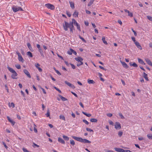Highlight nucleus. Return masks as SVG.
<instances>
[{
  "label": "nucleus",
  "instance_id": "f257e3e1",
  "mask_svg": "<svg viewBox=\"0 0 152 152\" xmlns=\"http://www.w3.org/2000/svg\"><path fill=\"white\" fill-rule=\"evenodd\" d=\"M72 137L77 141L81 142L88 143H91V142L90 141L86 139H83L81 137H76L75 136H72Z\"/></svg>",
  "mask_w": 152,
  "mask_h": 152
},
{
  "label": "nucleus",
  "instance_id": "f03ea898",
  "mask_svg": "<svg viewBox=\"0 0 152 152\" xmlns=\"http://www.w3.org/2000/svg\"><path fill=\"white\" fill-rule=\"evenodd\" d=\"M7 68L12 73L11 75L12 78L13 79H17V78L16 77L18 75L15 71L12 68L8 66H7Z\"/></svg>",
  "mask_w": 152,
  "mask_h": 152
},
{
  "label": "nucleus",
  "instance_id": "7ed1b4c3",
  "mask_svg": "<svg viewBox=\"0 0 152 152\" xmlns=\"http://www.w3.org/2000/svg\"><path fill=\"white\" fill-rule=\"evenodd\" d=\"M64 24H63L64 29L65 31H67L68 28H69L72 26L71 24H70V22L68 23L66 21H64Z\"/></svg>",
  "mask_w": 152,
  "mask_h": 152
},
{
  "label": "nucleus",
  "instance_id": "20e7f679",
  "mask_svg": "<svg viewBox=\"0 0 152 152\" xmlns=\"http://www.w3.org/2000/svg\"><path fill=\"white\" fill-rule=\"evenodd\" d=\"M12 9L13 11L15 12H16L19 11H23V10L22 8L19 7L17 6H12Z\"/></svg>",
  "mask_w": 152,
  "mask_h": 152
},
{
  "label": "nucleus",
  "instance_id": "39448f33",
  "mask_svg": "<svg viewBox=\"0 0 152 152\" xmlns=\"http://www.w3.org/2000/svg\"><path fill=\"white\" fill-rule=\"evenodd\" d=\"M45 6L48 8L52 10H54L55 8L54 6L53 5L48 3L46 4Z\"/></svg>",
  "mask_w": 152,
  "mask_h": 152
},
{
  "label": "nucleus",
  "instance_id": "423d86ee",
  "mask_svg": "<svg viewBox=\"0 0 152 152\" xmlns=\"http://www.w3.org/2000/svg\"><path fill=\"white\" fill-rule=\"evenodd\" d=\"M114 126L115 128L117 130L120 129L121 128V124L118 122H116L115 123Z\"/></svg>",
  "mask_w": 152,
  "mask_h": 152
},
{
  "label": "nucleus",
  "instance_id": "0eeeda50",
  "mask_svg": "<svg viewBox=\"0 0 152 152\" xmlns=\"http://www.w3.org/2000/svg\"><path fill=\"white\" fill-rule=\"evenodd\" d=\"M67 53L68 54L70 55H71L72 54V53H73L75 55H76L77 54V52L75 51L71 48H70L69 50L67 51Z\"/></svg>",
  "mask_w": 152,
  "mask_h": 152
},
{
  "label": "nucleus",
  "instance_id": "6e6552de",
  "mask_svg": "<svg viewBox=\"0 0 152 152\" xmlns=\"http://www.w3.org/2000/svg\"><path fill=\"white\" fill-rule=\"evenodd\" d=\"M64 83L66 85L74 89L75 88V87L73 85L68 82L67 81H65Z\"/></svg>",
  "mask_w": 152,
  "mask_h": 152
},
{
  "label": "nucleus",
  "instance_id": "1a4fd4ad",
  "mask_svg": "<svg viewBox=\"0 0 152 152\" xmlns=\"http://www.w3.org/2000/svg\"><path fill=\"white\" fill-rule=\"evenodd\" d=\"M23 72L29 78L31 77L30 74L27 70L26 69H24L23 70Z\"/></svg>",
  "mask_w": 152,
  "mask_h": 152
},
{
  "label": "nucleus",
  "instance_id": "9d476101",
  "mask_svg": "<svg viewBox=\"0 0 152 152\" xmlns=\"http://www.w3.org/2000/svg\"><path fill=\"white\" fill-rule=\"evenodd\" d=\"M7 118L9 121L12 124V126H14L15 124V122L11 119L8 116H7Z\"/></svg>",
  "mask_w": 152,
  "mask_h": 152
},
{
  "label": "nucleus",
  "instance_id": "9b49d317",
  "mask_svg": "<svg viewBox=\"0 0 152 152\" xmlns=\"http://www.w3.org/2000/svg\"><path fill=\"white\" fill-rule=\"evenodd\" d=\"M58 140L59 142L61 143L62 144H65V142L64 140L60 137H58Z\"/></svg>",
  "mask_w": 152,
  "mask_h": 152
},
{
  "label": "nucleus",
  "instance_id": "f8f14e48",
  "mask_svg": "<svg viewBox=\"0 0 152 152\" xmlns=\"http://www.w3.org/2000/svg\"><path fill=\"white\" fill-rule=\"evenodd\" d=\"M77 23H77V21L74 19H72V21L70 22V24H71V26H72V27L73 26H74L73 25V24H74L75 26V25H76V24Z\"/></svg>",
  "mask_w": 152,
  "mask_h": 152
},
{
  "label": "nucleus",
  "instance_id": "ddd939ff",
  "mask_svg": "<svg viewBox=\"0 0 152 152\" xmlns=\"http://www.w3.org/2000/svg\"><path fill=\"white\" fill-rule=\"evenodd\" d=\"M35 66L38 69L39 72H41L42 71V69L39 66H40V65L38 63H37L35 64Z\"/></svg>",
  "mask_w": 152,
  "mask_h": 152
},
{
  "label": "nucleus",
  "instance_id": "4468645a",
  "mask_svg": "<svg viewBox=\"0 0 152 152\" xmlns=\"http://www.w3.org/2000/svg\"><path fill=\"white\" fill-rule=\"evenodd\" d=\"M134 44L137 48L140 49V50H142V49L141 46L140 45L139 43L137 41L135 42Z\"/></svg>",
  "mask_w": 152,
  "mask_h": 152
},
{
  "label": "nucleus",
  "instance_id": "2eb2a0df",
  "mask_svg": "<svg viewBox=\"0 0 152 152\" xmlns=\"http://www.w3.org/2000/svg\"><path fill=\"white\" fill-rule=\"evenodd\" d=\"M114 149L115 151L118 152H124V150L122 148H115Z\"/></svg>",
  "mask_w": 152,
  "mask_h": 152
},
{
  "label": "nucleus",
  "instance_id": "dca6fc26",
  "mask_svg": "<svg viewBox=\"0 0 152 152\" xmlns=\"http://www.w3.org/2000/svg\"><path fill=\"white\" fill-rule=\"evenodd\" d=\"M124 11L126 12H127L128 13V15L130 17H132L133 16V14L132 12H130L128 10L125 9L124 10Z\"/></svg>",
  "mask_w": 152,
  "mask_h": 152
},
{
  "label": "nucleus",
  "instance_id": "f3484780",
  "mask_svg": "<svg viewBox=\"0 0 152 152\" xmlns=\"http://www.w3.org/2000/svg\"><path fill=\"white\" fill-rule=\"evenodd\" d=\"M145 61L149 65L152 66V63L151 61L148 58H146L145 59Z\"/></svg>",
  "mask_w": 152,
  "mask_h": 152
},
{
  "label": "nucleus",
  "instance_id": "a211bd4d",
  "mask_svg": "<svg viewBox=\"0 0 152 152\" xmlns=\"http://www.w3.org/2000/svg\"><path fill=\"white\" fill-rule=\"evenodd\" d=\"M75 60L78 62L80 61H83V58L80 57H76L75 58Z\"/></svg>",
  "mask_w": 152,
  "mask_h": 152
},
{
  "label": "nucleus",
  "instance_id": "6ab92c4d",
  "mask_svg": "<svg viewBox=\"0 0 152 152\" xmlns=\"http://www.w3.org/2000/svg\"><path fill=\"white\" fill-rule=\"evenodd\" d=\"M27 46L28 47V48H29V50H31V51H33V48H32L31 45L29 43H28L27 44Z\"/></svg>",
  "mask_w": 152,
  "mask_h": 152
},
{
  "label": "nucleus",
  "instance_id": "aec40b11",
  "mask_svg": "<svg viewBox=\"0 0 152 152\" xmlns=\"http://www.w3.org/2000/svg\"><path fill=\"white\" fill-rule=\"evenodd\" d=\"M69 3L72 9H74L75 8V4L72 1H69Z\"/></svg>",
  "mask_w": 152,
  "mask_h": 152
},
{
  "label": "nucleus",
  "instance_id": "412c9836",
  "mask_svg": "<svg viewBox=\"0 0 152 152\" xmlns=\"http://www.w3.org/2000/svg\"><path fill=\"white\" fill-rule=\"evenodd\" d=\"M143 76L145 80L147 81H148L149 80L148 78L147 77V74L144 72Z\"/></svg>",
  "mask_w": 152,
  "mask_h": 152
},
{
  "label": "nucleus",
  "instance_id": "4be33fe9",
  "mask_svg": "<svg viewBox=\"0 0 152 152\" xmlns=\"http://www.w3.org/2000/svg\"><path fill=\"white\" fill-rule=\"evenodd\" d=\"M129 65L130 66H133L135 67H137L138 66L137 65L135 62H134L132 64V62H131L129 63Z\"/></svg>",
  "mask_w": 152,
  "mask_h": 152
},
{
  "label": "nucleus",
  "instance_id": "5701e85b",
  "mask_svg": "<svg viewBox=\"0 0 152 152\" xmlns=\"http://www.w3.org/2000/svg\"><path fill=\"white\" fill-rule=\"evenodd\" d=\"M78 12L76 11H75L73 14V16L75 18L78 17Z\"/></svg>",
  "mask_w": 152,
  "mask_h": 152
},
{
  "label": "nucleus",
  "instance_id": "b1692460",
  "mask_svg": "<svg viewBox=\"0 0 152 152\" xmlns=\"http://www.w3.org/2000/svg\"><path fill=\"white\" fill-rule=\"evenodd\" d=\"M121 62L122 64L124 67L126 69L128 68V66L125 62Z\"/></svg>",
  "mask_w": 152,
  "mask_h": 152
},
{
  "label": "nucleus",
  "instance_id": "393cba45",
  "mask_svg": "<svg viewBox=\"0 0 152 152\" xmlns=\"http://www.w3.org/2000/svg\"><path fill=\"white\" fill-rule=\"evenodd\" d=\"M63 139L66 141H68L69 140V137L65 135H63L62 136Z\"/></svg>",
  "mask_w": 152,
  "mask_h": 152
},
{
  "label": "nucleus",
  "instance_id": "a878e982",
  "mask_svg": "<svg viewBox=\"0 0 152 152\" xmlns=\"http://www.w3.org/2000/svg\"><path fill=\"white\" fill-rule=\"evenodd\" d=\"M82 113L84 114V115H86L88 117H90L91 115L90 113H87L86 112H84L83 111L82 112Z\"/></svg>",
  "mask_w": 152,
  "mask_h": 152
},
{
  "label": "nucleus",
  "instance_id": "bb28decb",
  "mask_svg": "<svg viewBox=\"0 0 152 152\" xmlns=\"http://www.w3.org/2000/svg\"><path fill=\"white\" fill-rule=\"evenodd\" d=\"M102 40L105 44L106 45H107V42L105 41V37H102Z\"/></svg>",
  "mask_w": 152,
  "mask_h": 152
},
{
  "label": "nucleus",
  "instance_id": "cd10ccee",
  "mask_svg": "<svg viewBox=\"0 0 152 152\" xmlns=\"http://www.w3.org/2000/svg\"><path fill=\"white\" fill-rule=\"evenodd\" d=\"M27 55L29 57H33L32 53L30 51H28L27 52Z\"/></svg>",
  "mask_w": 152,
  "mask_h": 152
},
{
  "label": "nucleus",
  "instance_id": "c85d7f7f",
  "mask_svg": "<svg viewBox=\"0 0 152 152\" xmlns=\"http://www.w3.org/2000/svg\"><path fill=\"white\" fill-rule=\"evenodd\" d=\"M97 121V120L95 118H92L90 119V121L92 122L96 123Z\"/></svg>",
  "mask_w": 152,
  "mask_h": 152
},
{
  "label": "nucleus",
  "instance_id": "c756f323",
  "mask_svg": "<svg viewBox=\"0 0 152 152\" xmlns=\"http://www.w3.org/2000/svg\"><path fill=\"white\" fill-rule=\"evenodd\" d=\"M60 98H61V100L63 101H64L66 100H67V99L65 97H63L62 96H59Z\"/></svg>",
  "mask_w": 152,
  "mask_h": 152
},
{
  "label": "nucleus",
  "instance_id": "7c9ffc66",
  "mask_svg": "<svg viewBox=\"0 0 152 152\" xmlns=\"http://www.w3.org/2000/svg\"><path fill=\"white\" fill-rule=\"evenodd\" d=\"M18 60L20 61H21L22 63H23V62L24 60H23V59L22 57V56L18 57Z\"/></svg>",
  "mask_w": 152,
  "mask_h": 152
},
{
  "label": "nucleus",
  "instance_id": "2f4dec72",
  "mask_svg": "<svg viewBox=\"0 0 152 152\" xmlns=\"http://www.w3.org/2000/svg\"><path fill=\"white\" fill-rule=\"evenodd\" d=\"M83 64V62H82V61H80L77 63V66H79Z\"/></svg>",
  "mask_w": 152,
  "mask_h": 152
},
{
  "label": "nucleus",
  "instance_id": "473e14b6",
  "mask_svg": "<svg viewBox=\"0 0 152 152\" xmlns=\"http://www.w3.org/2000/svg\"><path fill=\"white\" fill-rule=\"evenodd\" d=\"M88 82L89 84H93L94 83V81L92 80L88 79Z\"/></svg>",
  "mask_w": 152,
  "mask_h": 152
},
{
  "label": "nucleus",
  "instance_id": "72a5a7b5",
  "mask_svg": "<svg viewBox=\"0 0 152 152\" xmlns=\"http://www.w3.org/2000/svg\"><path fill=\"white\" fill-rule=\"evenodd\" d=\"M148 138L150 140L152 139V134H149L147 135Z\"/></svg>",
  "mask_w": 152,
  "mask_h": 152
},
{
  "label": "nucleus",
  "instance_id": "f704fd0d",
  "mask_svg": "<svg viewBox=\"0 0 152 152\" xmlns=\"http://www.w3.org/2000/svg\"><path fill=\"white\" fill-rule=\"evenodd\" d=\"M70 144L72 146H74L75 145V142L73 140H70Z\"/></svg>",
  "mask_w": 152,
  "mask_h": 152
},
{
  "label": "nucleus",
  "instance_id": "c9c22d12",
  "mask_svg": "<svg viewBox=\"0 0 152 152\" xmlns=\"http://www.w3.org/2000/svg\"><path fill=\"white\" fill-rule=\"evenodd\" d=\"M94 0H91L89 2V3L88 4V7L91 6L93 3L94 2Z\"/></svg>",
  "mask_w": 152,
  "mask_h": 152
},
{
  "label": "nucleus",
  "instance_id": "e433bc0d",
  "mask_svg": "<svg viewBox=\"0 0 152 152\" xmlns=\"http://www.w3.org/2000/svg\"><path fill=\"white\" fill-rule=\"evenodd\" d=\"M75 26H77V29L80 31L81 29L80 25L78 23H77L76 24V25H75Z\"/></svg>",
  "mask_w": 152,
  "mask_h": 152
},
{
  "label": "nucleus",
  "instance_id": "4c0bfd02",
  "mask_svg": "<svg viewBox=\"0 0 152 152\" xmlns=\"http://www.w3.org/2000/svg\"><path fill=\"white\" fill-rule=\"evenodd\" d=\"M138 62L140 64H143V63H144L143 61L141 59H140V58H138Z\"/></svg>",
  "mask_w": 152,
  "mask_h": 152
},
{
  "label": "nucleus",
  "instance_id": "58836bf2",
  "mask_svg": "<svg viewBox=\"0 0 152 152\" xmlns=\"http://www.w3.org/2000/svg\"><path fill=\"white\" fill-rule=\"evenodd\" d=\"M59 118L60 119H62L63 120L65 121V118L64 116L62 115H61L59 116Z\"/></svg>",
  "mask_w": 152,
  "mask_h": 152
},
{
  "label": "nucleus",
  "instance_id": "ea45409f",
  "mask_svg": "<svg viewBox=\"0 0 152 152\" xmlns=\"http://www.w3.org/2000/svg\"><path fill=\"white\" fill-rule=\"evenodd\" d=\"M70 29V31L72 33H73V30H75L74 26L72 27V26L69 28Z\"/></svg>",
  "mask_w": 152,
  "mask_h": 152
},
{
  "label": "nucleus",
  "instance_id": "a19ab883",
  "mask_svg": "<svg viewBox=\"0 0 152 152\" xmlns=\"http://www.w3.org/2000/svg\"><path fill=\"white\" fill-rule=\"evenodd\" d=\"M9 106L10 107H12V108H14L15 107V104L13 102H12L11 103L9 104Z\"/></svg>",
  "mask_w": 152,
  "mask_h": 152
},
{
  "label": "nucleus",
  "instance_id": "79ce46f5",
  "mask_svg": "<svg viewBox=\"0 0 152 152\" xmlns=\"http://www.w3.org/2000/svg\"><path fill=\"white\" fill-rule=\"evenodd\" d=\"M15 66L18 69H21L20 66L19 64L15 65Z\"/></svg>",
  "mask_w": 152,
  "mask_h": 152
},
{
  "label": "nucleus",
  "instance_id": "37998d69",
  "mask_svg": "<svg viewBox=\"0 0 152 152\" xmlns=\"http://www.w3.org/2000/svg\"><path fill=\"white\" fill-rule=\"evenodd\" d=\"M79 38L80 39H81L83 42H86V41L80 35H79Z\"/></svg>",
  "mask_w": 152,
  "mask_h": 152
},
{
  "label": "nucleus",
  "instance_id": "c03bdc74",
  "mask_svg": "<svg viewBox=\"0 0 152 152\" xmlns=\"http://www.w3.org/2000/svg\"><path fill=\"white\" fill-rule=\"evenodd\" d=\"M47 117H50V113L49 110H48L47 113L45 114Z\"/></svg>",
  "mask_w": 152,
  "mask_h": 152
},
{
  "label": "nucleus",
  "instance_id": "a18cd8bd",
  "mask_svg": "<svg viewBox=\"0 0 152 152\" xmlns=\"http://www.w3.org/2000/svg\"><path fill=\"white\" fill-rule=\"evenodd\" d=\"M122 134L123 132L121 131H119L118 133V135L120 137H121L122 136Z\"/></svg>",
  "mask_w": 152,
  "mask_h": 152
},
{
  "label": "nucleus",
  "instance_id": "49530a36",
  "mask_svg": "<svg viewBox=\"0 0 152 152\" xmlns=\"http://www.w3.org/2000/svg\"><path fill=\"white\" fill-rule=\"evenodd\" d=\"M119 115L122 119H124L125 118V117L123 116L122 113H119Z\"/></svg>",
  "mask_w": 152,
  "mask_h": 152
},
{
  "label": "nucleus",
  "instance_id": "de8ad7c7",
  "mask_svg": "<svg viewBox=\"0 0 152 152\" xmlns=\"http://www.w3.org/2000/svg\"><path fill=\"white\" fill-rule=\"evenodd\" d=\"M86 130L87 131H89L90 132H93L94 131L93 130L89 128H86Z\"/></svg>",
  "mask_w": 152,
  "mask_h": 152
},
{
  "label": "nucleus",
  "instance_id": "09e8293b",
  "mask_svg": "<svg viewBox=\"0 0 152 152\" xmlns=\"http://www.w3.org/2000/svg\"><path fill=\"white\" fill-rule=\"evenodd\" d=\"M34 131L35 132L37 133V129L36 128V126L35 124H34Z\"/></svg>",
  "mask_w": 152,
  "mask_h": 152
},
{
  "label": "nucleus",
  "instance_id": "8fccbe9b",
  "mask_svg": "<svg viewBox=\"0 0 152 152\" xmlns=\"http://www.w3.org/2000/svg\"><path fill=\"white\" fill-rule=\"evenodd\" d=\"M83 122L85 123L87 125L89 124V122L86 120L84 119L83 120Z\"/></svg>",
  "mask_w": 152,
  "mask_h": 152
},
{
  "label": "nucleus",
  "instance_id": "3c124183",
  "mask_svg": "<svg viewBox=\"0 0 152 152\" xmlns=\"http://www.w3.org/2000/svg\"><path fill=\"white\" fill-rule=\"evenodd\" d=\"M23 150L24 152H28L29 151L26 148H23Z\"/></svg>",
  "mask_w": 152,
  "mask_h": 152
},
{
  "label": "nucleus",
  "instance_id": "603ef678",
  "mask_svg": "<svg viewBox=\"0 0 152 152\" xmlns=\"http://www.w3.org/2000/svg\"><path fill=\"white\" fill-rule=\"evenodd\" d=\"M147 18L148 20H150L151 21H152V17L150 16H147Z\"/></svg>",
  "mask_w": 152,
  "mask_h": 152
},
{
  "label": "nucleus",
  "instance_id": "864d4df0",
  "mask_svg": "<svg viewBox=\"0 0 152 152\" xmlns=\"http://www.w3.org/2000/svg\"><path fill=\"white\" fill-rule=\"evenodd\" d=\"M131 38L132 41L134 42V43H135V42H137V41H136L134 37H131Z\"/></svg>",
  "mask_w": 152,
  "mask_h": 152
},
{
  "label": "nucleus",
  "instance_id": "5fc2aeb1",
  "mask_svg": "<svg viewBox=\"0 0 152 152\" xmlns=\"http://www.w3.org/2000/svg\"><path fill=\"white\" fill-rule=\"evenodd\" d=\"M66 14L68 16V17H71V14L69 13V12L66 11Z\"/></svg>",
  "mask_w": 152,
  "mask_h": 152
},
{
  "label": "nucleus",
  "instance_id": "6e6d98bb",
  "mask_svg": "<svg viewBox=\"0 0 152 152\" xmlns=\"http://www.w3.org/2000/svg\"><path fill=\"white\" fill-rule=\"evenodd\" d=\"M54 88L57 91H58L59 93H61V91L60 90H59L58 88H57L56 87H54Z\"/></svg>",
  "mask_w": 152,
  "mask_h": 152
},
{
  "label": "nucleus",
  "instance_id": "4d7b16f0",
  "mask_svg": "<svg viewBox=\"0 0 152 152\" xmlns=\"http://www.w3.org/2000/svg\"><path fill=\"white\" fill-rule=\"evenodd\" d=\"M56 72L59 75H61V73L59 72L57 70H56Z\"/></svg>",
  "mask_w": 152,
  "mask_h": 152
},
{
  "label": "nucleus",
  "instance_id": "13d9d810",
  "mask_svg": "<svg viewBox=\"0 0 152 152\" xmlns=\"http://www.w3.org/2000/svg\"><path fill=\"white\" fill-rule=\"evenodd\" d=\"M107 115L110 117H111L113 115L112 113H108L107 114Z\"/></svg>",
  "mask_w": 152,
  "mask_h": 152
},
{
  "label": "nucleus",
  "instance_id": "bf43d9fd",
  "mask_svg": "<svg viewBox=\"0 0 152 152\" xmlns=\"http://www.w3.org/2000/svg\"><path fill=\"white\" fill-rule=\"evenodd\" d=\"M2 143H3V145L4 146L5 148H6L7 149L8 148V147L7 146L6 143L4 142H3Z\"/></svg>",
  "mask_w": 152,
  "mask_h": 152
},
{
  "label": "nucleus",
  "instance_id": "052dcab7",
  "mask_svg": "<svg viewBox=\"0 0 152 152\" xmlns=\"http://www.w3.org/2000/svg\"><path fill=\"white\" fill-rule=\"evenodd\" d=\"M16 54L18 55V57L21 56L20 53L18 51L16 52Z\"/></svg>",
  "mask_w": 152,
  "mask_h": 152
},
{
  "label": "nucleus",
  "instance_id": "680f3d73",
  "mask_svg": "<svg viewBox=\"0 0 152 152\" xmlns=\"http://www.w3.org/2000/svg\"><path fill=\"white\" fill-rule=\"evenodd\" d=\"M70 65L72 67V68L73 69H75V66L72 64H70Z\"/></svg>",
  "mask_w": 152,
  "mask_h": 152
},
{
  "label": "nucleus",
  "instance_id": "e2e57ef3",
  "mask_svg": "<svg viewBox=\"0 0 152 152\" xmlns=\"http://www.w3.org/2000/svg\"><path fill=\"white\" fill-rule=\"evenodd\" d=\"M86 13L88 14H91V12L90 11L86 10Z\"/></svg>",
  "mask_w": 152,
  "mask_h": 152
},
{
  "label": "nucleus",
  "instance_id": "0e129e2a",
  "mask_svg": "<svg viewBox=\"0 0 152 152\" xmlns=\"http://www.w3.org/2000/svg\"><path fill=\"white\" fill-rule=\"evenodd\" d=\"M118 22L121 25L122 23V21L120 20H118Z\"/></svg>",
  "mask_w": 152,
  "mask_h": 152
},
{
  "label": "nucleus",
  "instance_id": "69168bd1",
  "mask_svg": "<svg viewBox=\"0 0 152 152\" xmlns=\"http://www.w3.org/2000/svg\"><path fill=\"white\" fill-rule=\"evenodd\" d=\"M109 123L110 125H113V122L110 120L109 121Z\"/></svg>",
  "mask_w": 152,
  "mask_h": 152
},
{
  "label": "nucleus",
  "instance_id": "338daca9",
  "mask_svg": "<svg viewBox=\"0 0 152 152\" xmlns=\"http://www.w3.org/2000/svg\"><path fill=\"white\" fill-rule=\"evenodd\" d=\"M41 89L42 90V91L43 92V93H44V94H46V92H45V89H44L43 88H41Z\"/></svg>",
  "mask_w": 152,
  "mask_h": 152
},
{
  "label": "nucleus",
  "instance_id": "774afa93",
  "mask_svg": "<svg viewBox=\"0 0 152 152\" xmlns=\"http://www.w3.org/2000/svg\"><path fill=\"white\" fill-rule=\"evenodd\" d=\"M79 104L83 108H84V106L81 102H80Z\"/></svg>",
  "mask_w": 152,
  "mask_h": 152
}]
</instances>
